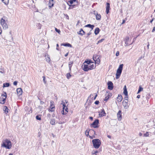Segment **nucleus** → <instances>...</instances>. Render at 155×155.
<instances>
[{
	"label": "nucleus",
	"mask_w": 155,
	"mask_h": 155,
	"mask_svg": "<svg viewBox=\"0 0 155 155\" xmlns=\"http://www.w3.org/2000/svg\"><path fill=\"white\" fill-rule=\"evenodd\" d=\"M61 46H64L65 47H71L72 45L68 43H63L61 44Z\"/></svg>",
	"instance_id": "2eb2a0df"
},
{
	"label": "nucleus",
	"mask_w": 155,
	"mask_h": 155,
	"mask_svg": "<svg viewBox=\"0 0 155 155\" xmlns=\"http://www.w3.org/2000/svg\"><path fill=\"white\" fill-rule=\"evenodd\" d=\"M71 76V75L70 74V73H67L66 74V77H67V78L68 79H69Z\"/></svg>",
	"instance_id": "473e14b6"
},
{
	"label": "nucleus",
	"mask_w": 155,
	"mask_h": 155,
	"mask_svg": "<svg viewBox=\"0 0 155 155\" xmlns=\"http://www.w3.org/2000/svg\"><path fill=\"white\" fill-rule=\"evenodd\" d=\"M109 98V96H107L106 97H105L104 99V101H107Z\"/></svg>",
	"instance_id": "79ce46f5"
},
{
	"label": "nucleus",
	"mask_w": 155,
	"mask_h": 155,
	"mask_svg": "<svg viewBox=\"0 0 155 155\" xmlns=\"http://www.w3.org/2000/svg\"><path fill=\"white\" fill-rule=\"evenodd\" d=\"M68 108L67 107H66L65 108V112H64V113H65V114H66L68 112Z\"/></svg>",
	"instance_id": "8fccbe9b"
},
{
	"label": "nucleus",
	"mask_w": 155,
	"mask_h": 155,
	"mask_svg": "<svg viewBox=\"0 0 155 155\" xmlns=\"http://www.w3.org/2000/svg\"><path fill=\"white\" fill-rule=\"evenodd\" d=\"M118 120L119 121L121 120L122 119L121 111L119 110L117 114Z\"/></svg>",
	"instance_id": "9d476101"
},
{
	"label": "nucleus",
	"mask_w": 155,
	"mask_h": 155,
	"mask_svg": "<svg viewBox=\"0 0 155 155\" xmlns=\"http://www.w3.org/2000/svg\"><path fill=\"white\" fill-rule=\"evenodd\" d=\"M94 14L96 16V15L97 14H98V13L97 12L94 11Z\"/></svg>",
	"instance_id": "052dcab7"
},
{
	"label": "nucleus",
	"mask_w": 155,
	"mask_h": 155,
	"mask_svg": "<svg viewBox=\"0 0 155 155\" xmlns=\"http://www.w3.org/2000/svg\"><path fill=\"white\" fill-rule=\"evenodd\" d=\"M73 63V61H70L69 62L68 66L70 72L71 71V68L72 66Z\"/></svg>",
	"instance_id": "4be33fe9"
},
{
	"label": "nucleus",
	"mask_w": 155,
	"mask_h": 155,
	"mask_svg": "<svg viewBox=\"0 0 155 155\" xmlns=\"http://www.w3.org/2000/svg\"><path fill=\"white\" fill-rule=\"evenodd\" d=\"M18 82L17 81H15L14 83H13V84L15 85V86H16L17 85V83H18Z\"/></svg>",
	"instance_id": "864d4df0"
},
{
	"label": "nucleus",
	"mask_w": 155,
	"mask_h": 155,
	"mask_svg": "<svg viewBox=\"0 0 155 155\" xmlns=\"http://www.w3.org/2000/svg\"><path fill=\"white\" fill-rule=\"evenodd\" d=\"M92 63V62L91 60H85L84 62V63H86L88 64H89Z\"/></svg>",
	"instance_id": "c756f323"
},
{
	"label": "nucleus",
	"mask_w": 155,
	"mask_h": 155,
	"mask_svg": "<svg viewBox=\"0 0 155 155\" xmlns=\"http://www.w3.org/2000/svg\"><path fill=\"white\" fill-rule=\"evenodd\" d=\"M65 108H64V107L63 108V110H62V111H61V113H62V114L63 115H64L65 114V113H64V110H65Z\"/></svg>",
	"instance_id": "de8ad7c7"
},
{
	"label": "nucleus",
	"mask_w": 155,
	"mask_h": 155,
	"mask_svg": "<svg viewBox=\"0 0 155 155\" xmlns=\"http://www.w3.org/2000/svg\"><path fill=\"white\" fill-rule=\"evenodd\" d=\"M155 31V27H154L153 29V30H152V32H153Z\"/></svg>",
	"instance_id": "0e129e2a"
},
{
	"label": "nucleus",
	"mask_w": 155,
	"mask_h": 155,
	"mask_svg": "<svg viewBox=\"0 0 155 155\" xmlns=\"http://www.w3.org/2000/svg\"><path fill=\"white\" fill-rule=\"evenodd\" d=\"M89 137L90 138H91V139H92L95 137V136L94 135L92 136H90Z\"/></svg>",
	"instance_id": "13d9d810"
},
{
	"label": "nucleus",
	"mask_w": 155,
	"mask_h": 155,
	"mask_svg": "<svg viewBox=\"0 0 155 155\" xmlns=\"http://www.w3.org/2000/svg\"><path fill=\"white\" fill-rule=\"evenodd\" d=\"M55 120L53 118L51 119L50 121V123L51 125H54L55 124Z\"/></svg>",
	"instance_id": "c85d7f7f"
},
{
	"label": "nucleus",
	"mask_w": 155,
	"mask_h": 155,
	"mask_svg": "<svg viewBox=\"0 0 155 155\" xmlns=\"http://www.w3.org/2000/svg\"><path fill=\"white\" fill-rule=\"evenodd\" d=\"M2 2L5 3V5H8V3L9 0H2Z\"/></svg>",
	"instance_id": "7c9ffc66"
},
{
	"label": "nucleus",
	"mask_w": 155,
	"mask_h": 155,
	"mask_svg": "<svg viewBox=\"0 0 155 155\" xmlns=\"http://www.w3.org/2000/svg\"><path fill=\"white\" fill-rule=\"evenodd\" d=\"M123 99L122 96L121 95H118L117 100L118 102H120Z\"/></svg>",
	"instance_id": "6ab92c4d"
},
{
	"label": "nucleus",
	"mask_w": 155,
	"mask_h": 155,
	"mask_svg": "<svg viewBox=\"0 0 155 155\" xmlns=\"http://www.w3.org/2000/svg\"><path fill=\"white\" fill-rule=\"evenodd\" d=\"M110 4L109 3H107L106 7V12L108 14L109 12V10L110 9Z\"/></svg>",
	"instance_id": "f8f14e48"
},
{
	"label": "nucleus",
	"mask_w": 155,
	"mask_h": 155,
	"mask_svg": "<svg viewBox=\"0 0 155 155\" xmlns=\"http://www.w3.org/2000/svg\"><path fill=\"white\" fill-rule=\"evenodd\" d=\"M108 89L110 90H112L113 88V84L111 81H109L107 84Z\"/></svg>",
	"instance_id": "0eeeda50"
},
{
	"label": "nucleus",
	"mask_w": 155,
	"mask_h": 155,
	"mask_svg": "<svg viewBox=\"0 0 155 155\" xmlns=\"http://www.w3.org/2000/svg\"><path fill=\"white\" fill-rule=\"evenodd\" d=\"M18 95L19 96L21 95L22 93V90L21 88H18L16 90Z\"/></svg>",
	"instance_id": "9b49d317"
},
{
	"label": "nucleus",
	"mask_w": 155,
	"mask_h": 155,
	"mask_svg": "<svg viewBox=\"0 0 155 155\" xmlns=\"http://www.w3.org/2000/svg\"><path fill=\"white\" fill-rule=\"evenodd\" d=\"M2 147H5L7 149H10L12 147L11 141L6 139L4 140L2 144Z\"/></svg>",
	"instance_id": "f257e3e1"
},
{
	"label": "nucleus",
	"mask_w": 155,
	"mask_h": 155,
	"mask_svg": "<svg viewBox=\"0 0 155 155\" xmlns=\"http://www.w3.org/2000/svg\"><path fill=\"white\" fill-rule=\"evenodd\" d=\"M126 96L124 98L125 101H128V95L127 96Z\"/></svg>",
	"instance_id": "09e8293b"
},
{
	"label": "nucleus",
	"mask_w": 155,
	"mask_h": 155,
	"mask_svg": "<svg viewBox=\"0 0 155 155\" xmlns=\"http://www.w3.org/2000/svg\"><path fill=\"white\" fill-rule=\"evenodd\" d=\"M69 6H70L69 8V9H71L73 8H74V6H75V5H70Z\"/></svg>",
	"instance_id": "49530a36"
},
{
	"label": "nucleus",
	"mask_w": 155,
	"mask_h": 155,
	"mask_svg": "<svg viewBox=\"0 0 155 155\" xmlns=\"http://www.w3.org/2000/svg\"><path fill=\"white\" fill-rule=\"evenodd\" d=\"M85 135L88 137L89 135V131H88L87 130L85 132Z\"/></svg>",
	"instance_id": "f704fd0d"
},
{
	"label": "nucleus",
	"mask_w": 155,
	"mask_h": 155,
	"mask_svg": "<svg viewBox=\"0 0 155 155\" xmlns=\"http://www.w3.org/2000/svg\"><path fill=\"white\" fill-rule=\"evenodd\" d=\"M104 39H102L99 40V41H98L97 43V44H98L99 43L102 42V41H104Z\"/></svg>",
	"instance_id": "ea45409f"
},
{
	"label": "nucleus",
	"mask_w": 155,
	"mask_h": 155,
	"mask_svg": "<svg viewBox=\"0 0 155 155\" xmlns=\"http://www.w3.org/2000/svg\"><path fill=\"white\" fill-rule=\"evenodd\" d=\"M149 134L148 132H146V133L144 134L143 136L145 137H147L149 136Z\"/></svg>",
	"instance_id": "4c0bfd02"
},
{
	"label": "nucleus",
	"mask_w": 155,
	"mask_h": 155,
	"mask_svg": "<svg viewBox=\"0 0 155 155\" xmlns=\"http://www.w3.org/2000/svg\"><path fill=\"white\" fill-rule=\"evenodd\" d=\"M79 33L78 32V34L80 35H81L82 36L85 34V32L83 31L82 28H81L79 31Z\"/></svg>",
	"instance_id": "aec40b11"
},
{
	"label": "nucleus",
	"mask_w": 155,
	"mask_h": 155,
	"mask_svg": "<svg viewBox=\"0 0 155 155\" xmlns=\"http://www.w3.org/2000/svg\"><path fill=\"white\" fill-rule=\"evenodd\" d=\"M128 101H124V100L122 102L123 106L124 108L125 109H127L129 107V105H128Z\"/></svg>",
	"instance_id": "6e6552de"
},
{
	"label": "nucleus",
	"mask_w": 155,
	"mask_h": 155,
	"mask_svg": "<svg viewBox=\"0 0 155 155\" xmlns=\"http://www.w3.org/2000/svg\"><path fill=\"white\" fill-rule=\"evenodd\" d=\"M129 40V38L128 37H127L125 39V44L126 45V46H127L129 44L128 43Z\"/></svg>",
	"instance_id": "b1692460"
},
{
	"label": "nucleus",
	"mask_w": 155,
	"mask_h": 155,
	"mask_svg": "<svg viewBox=\"0 0 155 155\" xmlns=\"http://www.w3.org/2000/svg\"><path fill=\"white\" fill-rule=\"evenodd\" d=\"M100 56L99 55H94L93 57V59L95 62L96 63L99 64L100 63Z\"/></svg>",
	"instance_id": "39448f33"
},
{
	"label": "nucleus",
	"mask_w": 155,
	"mask_h": 155,
	"mask_svg": "<svg viewBox=\"0 0 155 155\" xmlns=\"http://www.w3.org/2000/svg\"><path fill=\"white\" fill-rule=\"evenodd\" d=\"M89 118L91 120H93V117H89Z\"/></svg>",
	"instance_id": "774afa93"
},
{
	"label": "nucleus",
	"mask_w": 155,
	"mask_h": 155,
	"mask_svg": "<svg viewBox=\"0 0 155 155\" xmlns=\"http://www.w3.org/2000/svg\"><path fill=\"white\" fill-rule=\"evenodd\" d=\"M142 58H143L142 56H141V57H140L139 58V59H138V61H140V60H141Z\"/></svg>",
	"instance_id": "680f3d73"
},
{
	"label": "nucleus",
	"mask_w": 155,
	"mask_h": 155,
	"mask_svg": "<svg viewBox=\"0 0 155 155\" xmlns=\"http://www.w3.org/2000/svg\"><path fill=\"white\" fill-rule=\"evenodd\" d=\"M48 58H46V61L47 62H49L50 61V59L49 55H48Z\"/></svg>",
	"instance_id": "58836bf2"
},
{
	"label": "nucleus",
	"mask_w": 155,
	"mask_h": 155,
	"mask_svg": "<svg viewBox=\"0 0 155 155\" xmlns=\"http://www.w3.org/2000/svg\"><path fill=\"white\" fill-rule=\"evenodd\" d=\"M97 94H96L95 95V97H94V98L93 99H94V100H95V99H96V97H97Z\"/></svg>",
	"instance_id": "338daca9"
},
{
	"label": "nucleus",
	"mask_w": 155,
	"mask_h": 155,
	"mask_svg": "<svg viewBox=\"0 0 155 155\" xmlns=\"http://www.w3.org/2000/svg\"><path fill=\"white\" fill-rule=\"evenodd\" d=\"M43 81H44V83H45V84L46 83V81L45 80V76H43Z\"/></svg>",
	"instance_id": "3c124183"
},
{
	"label": "nucleus",
	"mask_w": 155,
	"mask_h": 155,
	"mask_svg": "<svg viewBox=\"0 0 155 155\" xmlns=\"http://www.w3.org/2000/svg\"><path fill=\"white\" fill-rule=\"evenodd\" d=\"M83 68V70L85 71H87L90 70L89 66L87 64H84Z\"/></svg>",
	"instance_id": "1a4fd4ad"
},
{
	"label": "nucleus",
	"mask_w": 155,
	"mask_h": 155,
	"mask_svg": "<svg viewBox=\"0 0 155 155\" xmlns=\"http://www.w3.org/2000/svg\"><path fill=\"white\" fill-rule=\"evenodd\" d=\"M121 73L120 72H118L117 71L116 73V78L117 79L119 78L121 74Z\"/></svg>",
	"instance_id": "a878e982"
},
{
	"label": "nucleus",
	"mask_w": 155,
	"mask_h": 155,
	"mask_svg": "<svg viewBox=\"0 0 155 155\" xmlns=\"http://www.w3.org/2000/svg\"><path fill=\"white\" fill-rule=\"evenodd\" d=\"M62 104L63 107H64V108H65L67 107L64 102L62 103Z\"/></svg>",
	"instance_id": "6e6d98bb"
},
{
	"label": "nucleus",
	"mask_w": 155,
	"mask_h": 155,
	"mask_svg": "<svg viewBox=\"0 0 155 155\" xmlns=\"http://www.w3.org/2000/svg\"><path fill=\"white\" fill-rule=\"evenodd\" d=\"M99 124V120L98 119H96L91 124V127H92L94 128H97L99 127L98 125Z\"/></svg>",
	"instance_id": "20e7f679"
},
{
	"label": "nucleus",
	"mask_w": 155,
	"mask_h": 155,
	"mask_svg": "<svg viewBox=\"0 0 155 155\" xmlns=\"http://www.w3.org/2000/svg\"><path fill=\"white\" fill-rule=\"evenodd\" d=\"M38 99L40 101V103L41 104H44V102L43 101H41V99L39 98H38Z\"/></svg>",
	"instance_id": "5fc2aeb1"
},
{
	"label": "nucleus",
	"mask_w": 155,
	"mask_h": 155,
	"mask_svg": "<svg viewBox=\"0 0 155 155\" xmlns=\"http://www.w3.org/2000/svg\"><path fill=\"white\" fill-rule=\"evenodd\" d=\"M6 99L5 97V98H2V100L3 101H4L5 102V101H6Z\"/></svg>",
	"instance_id": "69168bd1"
},
{
	"label": "nucleus",
	"mask_w": 155,
	"mask_h": 155,
	"mask_svg": "<svg viewBox=\"0 0 155 155\" xmlns=\"http://www.w3.org/2000/svg\"><path fill=\"white\" fill-rule=\"evenodd\" d=\"M5 102L4 101H3L2 100L0 102V104H3L5 103Z\"/></svg>",
	"instance_id": "e2e57ef3"
},
{
	"label": "nucleus",
	"mask_w": 155,
	"mask_h": 155,
	"mask_svg": "<svg viewBox=\"0 0 155 155\" xmlns=\"http://www.w3.org/2000/svg\"><path fill=\"white\" fill-rule=\"evenodd\" d=\"M99 103V102L98 101H96L94 102V104L96 105H98Z\"/></svg>",
	"instance_id": "603ef678"
},
{
	"label": "nucleus",
	"mask_w": 155,
	"mask_h": 155,
	"mask_svg": "<svg viewBox=\"0 0 155 155\" xmlns=\"http://www.w3.org/2000/svg\"><path fill=\"white\" fill-rule=\"evenodd\" d=\"M100 29L99 28H96L94 31V34L96 35H97L100 31Z\"/></svg>",
	"instance_id": "412c9836"
},
{
	"label": "nucleus",
	"mask_w": 155,
	"mask_h": 155,
	"mask_svg": "<svg viewBox=\"0 0 155 155\" xmlns=\"http://www.w3.org/2000/svg\"><path fill=\"white\" fill-rule=\"evenodd\" d=\"M91 31H90L89 33H88L87 35L86 38H88L89 36L91 34Z\"/></svg>",
	"instance_id": "c03bdc74"
},
{
	"label": "nucleus",
	"mask_w": 155,
	"mask_h": 155,
	"mask_svg": "<svg viewBox=\"0 0 155 155\" xmlns=\"http://www.w3.org/2000/svg\"><path fill=\"white\" fill-rule=\"evenodd\" d=\"M119 54V52L118 51L117 52L116 54V55L117 56H118Z\"/></svg>",
	"instance_id": "4d7b16f0"
},
{
	"label": "nucleus",
	"mask_w": 155,
	"mask_h": 155,
	"mask_svg": "<svg viewBox=\"0 0 155 155\" xmlns=\"http://www.w3.org/2000/svg\"><path fill=\"white\" fill-rule=\"evenodd\" d=\"M54 102L53 101H50V105L49 107V111L51 112H53L54 111V108H55V107L54 105L53 104Z\"/></svg>",
	"instance_id": "423d86ee"
},
{
	"label": "nucleus",
	"mask_w": 155,
	"mask_h": 155,
	"mask_svg": "<svg viewBox=\"0 0 155 155\" xmlns=\"http://www.w3.org/2000/svg\"><path fill=\"white\" fill-rule=\"evenodd\" d=\"M56 47H57V48H56V50H58V51H60V48L59 47V45L58 44H57Z\"/></svg>",
	"instance_id": "a18cd8bd"
},
{
	"label": "nucleus",
	"mask_w": 155,
	"mask_h": 155,
	"mask_svg": "<svg viewBox=\"0 0 155 155\" xmlns=\"http://www.w3.org/2000/svg\"><path fill=\"white\" fill-rule=\"evenodd\" d=\"M37 26L38 27V29H40L41 28V25L40 23H38L37 25Z\"/></svg>",
	"instance_id": "c9c22d12"
},
{
	"label": "nucleus",
	"mask_w": 155,
	"mask_h": 155,
	"mask_svg": "<svg viewBox=\"0 0 155 155\" xmlns=\"http://www.w3.org/2000/svg\"><path fill=\"white\" fill-rule=\"evenodd\" d=\"M123 64H120L119 67V68L117 69V71L118 72H120V73H122V70H123Z\"/></svg>",
	"instance_id": "ddd939ff"
},
{
	"label": "nucleus",
	"mask_w": 155,
	"mask_h": 155,
	"mask_svg": "<svg viewBox=\"0 0 155 155\" xmlns=\"http://www.w3.org/2000/svg\"><path fill=\"white\" fill-rule=\"evenodd\" d=\"M47 117L50 118L51 117V115L50 114H48L47 115Z\"/></svg>",
	"instance_id": "bf43d9fd"
},
{
	"label": "nucleus",
	"mask_w": 155,
	"mask_h": 155,
	"mask_svg": "<svg viewBox=\"0 0 155 155\" xmlns=\"http://www.w3.org/2000/svg\"><path fill=\"white\" fill-rule=\"evenodd\" d=\"M143 90V88L141 87V86H140L139 87L138 91L139 92H141Z\"/></svg>",
	"instance_id": "e433bc0d"
},
{
	"label": "nucleus",
	"mask_w": 155,
	"mask_h": 155,
	"mask_svg": "<svg viewBox=\"0 0 155 155\" xmlns=\"http://www.w3.org/2000/svg\"><path fill=\"white\" fill-rule=\"evenodd\" d=\"M90 70L93 69L94 68V64H92L90 66H89Z\"/></svg>",
	"instance_id": "2f4dec72"
},
{
	"label": "nucleus",
	"mask_w": 155,
	"mask_h": 155,
	"mask_svg": "<svg viewBox=\"0 0 155 155\" xmlns=\"http://www.w3.org/2000/svg\"><path fill=\"white\" fill-rule=\"evenodd\" d=\"M2 96H3L4 97H5V98L7 97V94L6 92H4V93L3 94H2Z\"/></svg>",
	"instance_id": "a19ab883"
},
{
	"label": "nucleus",
	"mask_w": 155,
	"mask_h": 155,
	"mask_svg": "<svg viewBox=\"0 0 155 155\" xmlns=\"http://www.w3.org/2000/svg\"><path fill=\"white\" fill-rule=\"evenodd\" d=\"M3 110L6 114H7L9 111V110L8 108L7 107L5 106L3 107Z\"/></svg>",
	"instance_id": "a211bd4d"
},
{
	"label": "nucleus",
	"mask_w": 155,
	"mask_h": 155,
	"mask_svg": "<svg viewBox=\"0 0 155 155\" xmlns=\"http://www.w3.org/2000/svg\"><path fill=\"white\" fill-rule=\"evenodd\" d=\"M0 23L2 26L3 29L5 30L8 28V26L6 23L5 21L3 18H2L1 19Z\"/></svg>",
	"instance_id": "7ed1b4c3"
},
{
	"label": "nucleus",
	"mask_w": 155,
	"mask_h": 155,
	"mask_svg": "<svg viewBox=\"0 0 155 155\" xmlns=\"http://www.w3.org/2000/svg\"><path fill=\"white\" fill-rule=\"evenodd\" d=\"M101 16L100 14H97L96 16V18L97 20H100L101 19Z\"/></svg>",
	"instance_id": "cd10ccee"
},
{
	"label": "nucleus",
	"mask_w": 155,
	"mask_h": 155,
	"mask_svg": "<svg viewBox=\"0 0 155 155\" xmlns=\"http://www.w3.org/2000/svg\"><path fill=\"white\" fill-rule=\"evenodd\" d=\"M84 27H88L90 28L91 29L90 31H91L94 28V25H92L90 24H88L85 25Z\"/></svg>",
	"instance_id": "dca6fc26"
},
{
	"label": "nucleus",
	"mask_w": 155,
	"mask_h": 155,
	"mask_svg": "<svg viewBox=\"0 0 155 155\" xmlns=\"http://www.w3.org/2000/svg\"><path fill=\"white\" fill-rule=\"evenodd\" d=\"M53 2V0H50L49 2V7H51L53 6L54 3Z\"/></svg>",
	"instance_id": "5701e85b"
},
{
	"label": "nucleus",
	"mask_w": 155,
	"mask_h": 155,
	"mask_svg": "<svg viewBox=\"0 0 155 155\" xmlns=\"http://www.w3.org/2000/svg\"><path fill=\"white\" fill-rule=\"evenodd\" d=\"M36 118L37 120H40L41 119V117L40 115H37L36 116Z\"/></svg>",
	"instance_id": "72a5a7b5"
},
{
	"label": "nucleus",
	"mask_w": 155,
	"mask_h": 155,
	"mask_svg": "<svg viewBox=\"0 0 155 155\" xmlns=\"http://www.w3.org/2000/svg\"><path fill=\"white\" fill-rule=\"evenodd\" d=\"M10 84L9 83H5L3 84V88L5 87H8L10 86Z\"/></svg>",
	"instance_id": "bb28decb"
},
{
	"label": "nucleus",
	"mask_w": 155,
	"mask_h": 155,
	"mask_svg": "<svg viewBox=\"0 0 155 155\" xmlns=\"http://www.w3.org/2000/svg\"><path fill=\"white\" fill-rule=\"evenodd\" d=\"M55 31L58 32V33L59 34L60 32V31L59 29H58L57 28H55Z\"/></svg>",
	"instance_id": "37998d69"
},
{
	"label": "nucleus",
	"mask_w": 155,
	"mask_h": 155,
	"mask_svg": "<svg viewBox=\"0 0 155 155\" xmlns=\"http://www.w3.org/2000/svg\"><path fill=\"white\" fill-rule=\"evenodd\" d=\"M99 115L100 117H102L106 115V113L104 109H102L101 113L99 114Z\"/></svg>",
	"instance_id": "4468645a"
},
{
	"label": "nucleus",
	"mask_w": 155,
	"mask_h": 155,
	"mask_svg": "<svg viewBox=\"0 0 155 155\" xmlns=\"http://www.w3.org/2000/svg\"><path fill=\"white\" fill-rule=\"evenodd\" d=\"M76 1V0H70V1L68 2L67 4L69 5H72L74 2H75Z\"/></svg>",
	"instance_id": "393cba45"
},
{
	"label": "nucleus",
	"mask_w": 155,
	"mask_h": 155,
	"mask_svg": "<svg viewBox=\"0 0 155 155\" xmlns=\"http://www.w3.org/2000/svg\"><path fill=\"white\" fill-rule=\"evenodd\" d=\"M92 142L94 147L96 149L99 148L101 144V141L98 139H93L92 140Z\"/></svg>",
	"instance_id": "f03ea898"
},
{
	"label": "nucleus",
	"mask_w": 155,
	"mask_h": 155,
	"mask_svg": "<svg viewBox=\"0 0 155 155\" xmlns=\"http://www.w3.org/2000/svg\"><path fill=\"white\" fill-rule=\"evenodd\" d=\"M123 94H124L125 96H127L128 95V92L127 90V88L126 87V86L125 85L124 88V92Z\"/></svg>",
	"instance_id": "f3484780"
}]
</instances>
